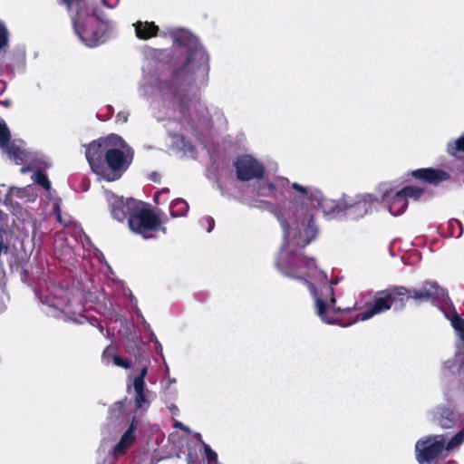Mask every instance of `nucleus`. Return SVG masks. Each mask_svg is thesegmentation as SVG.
Segmentation results:
<instances>
[{
  "label": "nucleus",
  "mask_w": 464,
  "mask_h": 464,
  "mask_svg": "<svg viewBox=\"0 0 464 464\" xmlns=\"http://www.w3.org/2000/svg\"><path fill=\"white\" fill-rule=\"evenodd\" d=\"M160 36L172 40V49L152 50L148 68L139 82L140 97L151 102L152 115L170 137V146L183 156L195 158V146L186 134L199 139L226 119L217 106L206 105L197 97L209 82V55L198 38L184 28H166Z\"/></svg>",
  "instance_id": "nucleus-1"
},
{
  "label": "nucleus",
  "mask_w": 464,
  "mask_h": 464,
  "mask_svg": "<svg viewBox=\"0 0 464 464\" xmlns=\"http://www.w3.org/2000/svg\"><path fill=\"white\" fill-rule=\"evenodd\" d=\"M291 188L294 194H291L289 208L277 213L284 235L281 247L304 248L319 233L315 208H320L324 216L343 218V197L339 200L330 199L317 188L296 182H293Z\"/></svg>",
  "instance_id": "nucleus-2"
},
{
  "label": "nucleus",
  "mask_w": 464,
  "mask_h": 464,
  "mask_svg": "<svg viewBox=\"0 0 464 464\" xmlns=\"http://www.w3.org/2000/svg\"><path fill=\"white\" fill-rule=\"evenodd\" d=\"M301 247H280L275 256V266L283 276L304 284L315 302V312L328 324L337 323L341 308L336 306L333 286L338 279L329 280L326 274L318 268L314 258L304 255Z\"/></svg>",
  "instance_id": "nucleus-3"
},
{
  "label": "nucleus",
  "mask_w": 464,
  "mask_h": 464,
  "mask_svg": "<svg viewBox=\"0 0 464 464\" xmlns=\"http://www.w3.org/2000/svg\"><path fill=\"white\" fill-rule=\"evenodd\" d=\"M36 295L43 304V311L48 316L79 324L89 323L91 325L98 327L103 334L104 329L101 322L86 314L81 293H72L53 283H45V285L41 286Z\"/></svg>",
  "instance_id": "nucleus-4"
},
{
  "label": "nucleus",
  "mask_w": 464,
  "mask_h": 464,
  "mask_svg": "<svg viewBox=\"0 0 464 464\" xmlns=\"http://www.w3.org/2000/svg\"><path fill=\"white\" fill-rule=\"evenodd\" d=\"M70 17L75 35L90 48L105 43L115 30L114 22L97 7L75 11Z\"/></svg>",
  "instance_id": "nucleus-5"
},
{
  "label": "nucleus",
  "mask_w": 464,
  "mask_h": 464,
  "mask_svg": "<svg viewBox=\"0 0 464 464\" xmlns=\"http://www.w3.org/2000/svg\"><path fill=\"white\" fill-rule=\"evenodd\" d=\"M107 142H111L106 151L104 160L105 172L101 179L107 181L119 179L133 160V150L117 134L107 136Z\"/></svg>",
  "instance_id": "nucleus-6"
},
{
  "label": "nucleus",
  "mask_w": 464,
  "mask_h": 464,
  "mask_svg": "<svg viewBox=\"0 0 464 464\" xmlns=\"http://www.w3.org/2000/svg\"><path fill=\"white\" fill-rule=\"evenodd\" d=\"M14 198L26 202L34 201L37 198L36 187L34 184L28 185L24 188L11 187L5 196L3 204L9 209L12 214L23 224L22 230L25 236L32 235L34 240L37 236V221L29 213L23 210L18 202L14 201Z\"/></svg>",
  "instance_id": "nucleus-7"
},
{
  "label": "nucleus",
  "mask_w": 464,
  "mask_h": 464,
  "mask_svg": "<svg viewBox=\"0 0 464 464\" xmlns=\"http://www.w3.org/2000/svg\"><path fill=\"white\" fill-rule=\"evenodd\" d=\"M408 288L404 286H393L377 294L373 304L365 311L358 314L357 320L365 321L377 314L389 310L394 305L395 310L402 309L405 305V296Z\"/></svg>",
  "instance_id": "nucleus-8"
},
{
  "label": "nucleus",
  "mask_w": 464,
  "mask_h": 464,
  "mask_svg": "<svg viewBox=\"0 0 464 464\" xmlns=\"http://www.w3.org/2000/svg\"><path fill=\"white\" fill-rule=\"evenodd\" d=\"M161 223L160 218L147 208L142 201L139 202L128 219L130 229L135 234L140 235L144 239L153 238L155 233L160 229L166 233V228L160 227Z\"/></svg>",
  "instance_id": "nucleus-9"
},
{
  "label": "nucleus",
  "mask_w": 464,
  "mask_h": 464,
  "mask_svg": "<svg viewBox=\"0 0 464 464\" xmlns=\"http://www.w3.org/2000/svg\"><path fill=\"white\" fill-rule=\"evenodd\" d=\"M423 189L416 186H406L400 190L393 188L382 192V200L387 205L392 216L401 215L408 207V198L418 199Z\"/></svg>",
  "instance_id": "nucleus-10"
},
{
  "label": "nucleus",
  "mask_w": 464,
  "mask_h": 464,
  "mask_svg": "<svg viewBox=\"0 0 464 464\" xmlns=\"http://www.w3.org/2000/svg\"><path fill=\"white\" fill-rule=\"evenodd\" d=\"M377 202L372 194L343 196V218L358 220L371 214Z\"/></svg>",
  "instance_id": "nucleus-11"
},
{
  "label": "nucleus",
  "mask_w": 464,
  "mask_h": 464,
  "mask_svg": "<svg viewBox=\"0 0 464 464\" xmlns=\"http://www.w3.org/2000/svg\"><path fill=\"white\" fill-rule=\"evenodd\" d=\"M409 298L416 302H431L448 304L450 299L448 291L440 286L438 282L433 280H426L422 283L420 288L408 289L405 301Z\"/></svg>",
  "instance_id": "nucleus-12"
},
{
  "label": "nucleus",
  "mask_w": 464,
  "mask_h": 464,
  "mask_svg": "<svg viewBox=\"0 0 464 464\" xmlns=\"http://www.w3.org/2000/svg\"><path fill=\"white\" fill-rule=\"evenodd\" d=\"M444 447V435L423 437L415 444L416 459L419 464H431L442 453Z\"/></svg>",
  "instance_id": "nucleus-13"
},
{
  "label": "nucleus",
  "mask_w": 464,
  "mask_h": 464,
  "mask_svg": "<svg viewBox=\"0 0 464 464\" xmlns=\"http://www.w3.org/2000/svg\"><path fill=\"white\" fill-rule=\"evenodd\" d=\"M292 184L286 178L279 177L275 181H270L261 176L253 180L252 192L256 196L277 198L285 191L291 198V194H294Z\"/></svg>",
  "instance_id": "nucleus-14"
},
{
  "label": "nucleus",
  "mask_w": 464,
  "mask_h": 464,
  "mask_svg": "<svg viewBox=\"0 0 464 464\" xmlns=\"http://www.w3.org/2000/svg\"><path fill=\"white\" fill-rule=\"evenodd\" d=\"M11 134L5 121H0V148L16 164H24L30 158L22 140H10Z\"/></svg>",
  "instance_id": "nucleus-15"
},
{
  "label": "nucleus",
  "mask_w": 464,
  "mask_h": 464,
  "mask_svg": "<svg viewBox=\"0 0 464 464\" xmlns=\"http://www.w3.org/2000/svg\"><path fill=\"white\" fill-rule=\"evenodd\" d=\"M234 166L237 178L241 181H253L255 179L264 176L266 172L263 163L248 154L238 156Z\"/></svg>",
  "instance_id": "nucleus-16"
},
{
  "label": "nucleus",
  "mask_w": 464,
  "mask_h": 464,
  "mask_svg": "<svg viewBox=\"0 0 464 464\" xmlns=\"http://www.w3.org/2000/svg\"><path fill=\"white\" fill-rule=\"evenodd\" d=\"M111 142H107V137L94 140L86 146L85 156L92 170L99 178L105 172L106 151Z\"/></svg>",
  "instance_id": "nucleus-17"
},
{
  "label": "nucleus",
  "mask_w": 464,
  "mask_h": 464,
  "mask_svg": "<svg viewBox=\"0 0 464 464\" xmlns=\"http://www.w3.org/2000/svg\"><path fill=\"white\" fill-rule=\"evenodd\" d=\"M30 158L28 160H25L24 163H26V166L21 168V173H27L29 171H34L32 179L34 182L46 191H51V182L48 179L47 176L44 173V170L49 167V164L45 161L42 155L38 153L29 151Z\"/></svg>",
  "instance_id": "nucleus-18"
},
{
  "label": "nucleus",
  "mask_w": 464,
  "mask_h": 464,
  "mask_svg": "<svg viewBox=\"0 0 464 464\" xmlns=\"http://www.w3.org/2000/svg\"><path fill=\"white\" fill-rule=\"evenodd\" d=\"M106 198L111 216L119 222H123L126 218L129 219L131 212L135 210L140 202V200L131 198L124 199L123 197H118L108 191H106Z\"/></svg>",
  "instance_id": "nucleus-19"
},
{
  "label": "nucleus",
  "mask_w": 464,
  "mask_h": 464,
  "mask_svg": "<svg viewBox=\"0 0 464 464\" xmlns=\"http://www.w3.org/2000/svg\"><path fill=\"white\" fill-rule=\"evenodd\" d=\"M433 420L443 429H450L460 423V415L448 408H438L433 412Z\"/></svg>",
  "instance_id": "nucleus-20"
},
{
  "label": "nucleus",
  "mask_w": 464,
  "mask_h": 464,
  "mask_svg": "<svg viewBox=\"0 0 464 464\" xmlns=\"http://www.w3.org/2000/svg\"><path fill=\"white\" fill-rule=\"evenodd\" d=\"M411 175L415 179L423 180L432 185H437L450 179V175L448 172L441 169H419L412 171Z\"/></svg>",
  "instance_id": "nucleus-21"
},
{
  "label": "nucleus",
  "mask_w": 464,
  "mask_h": 464,
  "mask_svg": "<svg viewBox=\"0 0 464 464\" xmlns=\"http://www.w3.org/2000/svg\"><path fill=\"white\" fill-rule=\"evenodd\" d=\"M134 26L137 37L143 40L157 35L159 32V28L154 23L138 22Z\"/></svg>",
  "instance_id": "nucleus-22"
},
{
  "label": "nucleus",
  "mask_w": 464,
  "mask_h": 464,
  "mask_svg": "<svg viewBox=\"0 0 464 464\" xmlns=\"http://www.w3.org/2000/svg\"><path fill=\"white\" fill-rule=\"evenodd\" d=\"M98 312L110 322H117L120 319L118 309L113 304L111 299H108V303L102 305Z\"/></svg>",
  "instance_id": "nucleus-23"
},
{
  "label": "nucleus",
  "mask_w": 464,
  "mask_h": 464,
  "mask_svg": "<svg viewBox=\"0 0 464 464\" xmlns=\"http://www.w3.org/2000/svg\"><path fill=\"white\" fill-rule=\"evenodd\" d=\"M188 210V204L183 198H176L169 205V213L172 218L184 217Z\"/></svg>",
  "instance_id": "nucleus-24"
},
{
  "label": "nucleus",
  "mask_w": 464,
  "mask_h": 464,
  "mask_svg": "<svg viewBox=\"0 0 464 464\" xmlns=\"http://www.w3.org/2000/svg\"><path fill=\"white\" fill-rule=\"evenodd\" d=\"M450 320L459 339L464 343V319L455 313Z\"/></svg>",
  "instance_id": "nucleus-25"
},
{
  "label": "nucleus",
  "mask_w": 464,
  "mask_h": 464,
  "mask_svg": "<svg viewBox=\"0 0 464 464\" xmlns=\"http://www.w3.org/2000/svg\"><path fill=\"white\" fill-rule=\"evenodd\" d=\"M447 151L450 155L456 156L459 152H464V133L454 142H449Z\"/></svg>",
  "instance_id": "nucleus-26"
},
{
  "label": "nucleus",
  "mask_w": 464,
  "mask_h": 464,
  "mask_svg": "<svg viewBox=\"0 0 464 464\" xmlns=\"http://www.w3.org/2000/svg\"><path fill=\"white\" fill-rule=\"evenodd\" d=\"M464 441V429L456 433L446 444L444 449L450 451L454 449L459 448Z\"/></svg>",
  "instance_id": "nucleus-27"
},
{
  "label": "nucleus",
  "mask_w": 464,
  "mask_h": 464,
  "mask_svg": "<svg viewBox=\"0 0 464 464\" xmlns=\"http://www.w3.org/2000/svg\"><path fill=\"white\" fill-rule=\"evenodd\" d=\"M63 5H66L70 14H74L75 11L90 8L84 0H68L67 2H63Z\"/></svg>",
  "instance_id": "nucleus-28"
},
{
  "label": "nucleus",
  "mask_w": 464,
  "mask_h": 464,
  "mask_svg": "<svg viewBox=\"0 0 464 464\" xmlns=\"http://www.w3.org/2000/svg\"><path fill=\"white\" fill-rule=\"evenodd\" d=\"M128 400L125 398L122 401H119L111 405L110 408V414L112 418L121 417L125 411V405Z\"/></svg>",
  "instance_id": "nucleus-29"
},
{
  "label": "nucleus",
  "mask_w": 464,
  "mask_h": 464,
  "mask_svg": "<svg viewBox=\"0 0 464 464\" xmlns=\"http://www.w3.org/2000/svg\"><path fill=\"white\" fill-rule=\"evenodd\" d=\"M458 362L456 358L447 360L442 366V374L447 377L450 374H454L458 370Z\"/></svg>",
  "instance_id": "nucleus-30"
},
{
  "label": "nucleus",
  "mask_w": 464,
  "mask_h": 464,
  "mask_svg": "<svg viewBox=\"0 0 464 464\" xmlns=\"http://www.w3.org/2000/svg\"><path fill=\"white\" fill-rule=\"evenodd\" d=\"M204 453L208 464H218V454L215 452L209 445L203 442Z\"/></svg>",
  "instance_id": "nucleus-31"
},
{
  "label": "nucleus",
  "mask_w": 464,
  "mask_h": 464,
  "mask_svg": "<svg viewBox=\"0 0 464 464\" xmlns=\"http://www.w3.org/2000/svg\"><path fill=\"white\" fill-rule=\"evenodd\" d=\"M169 189L168 188H163L160 190H158L154 196L153 200L157 205L164 204L169 199Z\"/></svg>",
  "instance_id": "nucleus-32"
},
{
  "label": "nucleus",
  "mask_w": 464,
  "mask_h": 464,
  "mask_svg": "<svg viewBox=\"0 0 464 464\" xmlns=\"http://www.w3.org/2000/svg\"><path fill=\"white\" fill-rule=\"evenodd\" d=\"M9 33L4 23L0 22V50L8 45Z\"/></svg>",
  "instance_id": "nucleus-33"
},
{
  "label": "nucleus",
  "mask_w": 464,
  "mask_h": 464,
  "mask_svg": "<svg viewBox=\"0 0 464 464\" xmlns=\"http://www.w3.org/2000/svg\"><path fill=\"white\" fill-rule=\"evenodd\" d=\"M148 373V366L144 365L139 374L134 378L132 386H146L145 378Z\"/></svg>",
  "instance_id": "nucleus-34"
},
{
  "label": "nucleus",
  "mask_w": 464,
  "mask_h": 464,
  "mask_svg": "<svg viewBox=\"0 0 464 464\" xmlns=\"http://www.w3.org/2000/svg\"><path fill=\"white\" fill-rule=\"evenodd\" d=\"M200 226L205 227H207V231L209 233L213 230L215 227V220L211 217L202 218L199 221Z\"/></svg>",
  "instance_id": "nucleus-35"
},
{
  "label": "nucleus",
  "mask_w": 464,
  "mask_h": 464,
  "mask_svg": "<svg viewBox=\"0 0 464 464\" xmlns=\"http://www.w3.org/2000/svg\"><path fill=\"white\" fill-rule=\"evenodd\" d=\"M113 363L119 367L124 368V369H130L131 366V363L130 361L124 360L122 357L119 355H115L113 357Z\"/></svg>",
  "instance_id": "nucleus-36"
},
{
  "label": "nucleus",
  "mask_w": 464,
  "mask_h": 464,
  "mask_svg": "<svg viewBox=\"0 0 464 464\" xmlns=\"http://www.w3.org/2000/svg\"><path fill=\"white\" fill-rule=\"evenodd\" d=\"M449 226L452 228L458 227L459 228V232L455 235L456 237H459L462 234V226L461 223L458 219H451L449 222Z\"/></svg>",
  "instance_id": "nucleus-37"
},
{
  "label": "nucleus",
  "mask_w": 464,
  "mask_h": 464,
  "mask_svg": "<svg viewBox=\"0 0 464 464\" xmlns=\"http://www.w3.org/2000/svg\"><path fill=\"white\" fill-rule=\"evenodd\" d=\"M120 0H102V4L109 7V8H114L118 5Z\"/></svg>",
  "instance_id": "nucleus-38"
},
{
  "label": "nucleus",
  "mask_w": 464,
  "mask_h": 464,
  "mask_svg": "<svg viewBox=\"0 0 464 464\" xmlns=\"http://www.w3.org/2000/svg\"><path fill=\"white\" fill-rule=\"evenodd\" d=\"M150 334V341L153 342L156 345L160 347V352L162 351V346L160 343L158 341L155 334L152 332V330L149 331Z\"/></svg>",
  "instance_id": "nucleus-39"
},
{
  "label": "nucleus",
  "mask_w": 464,
  "mask_h": 464,
  "mask_svg": "<svg viewBox=\"0 0 464 464\" xmlns=\"http://www.w3.org/2000/svg\"><path fill=\"white\" fill-rule=\"evenodd\" d=\"M168 409L172 415H178L179 412V408L173 403L168 405Z\"/></svg>",
  "instance_id": "nucleus-40"
},
{
  "label": "nucleus",
  "mask_w": 464,
  "mask_h": 464,
  "mask_svg": "<svg viewBox=\"0 0 464 464\" xmlns=\"http://www.w3.org/2000/svg\"><path fill=\"white\" fill-rule=\"evenodd\" d=\"M108 286H111V287H115V288H123V285L121 282L120 281H114V280H111V282H109L108 283Z\"/></svg>",
  "instance_id": "nucleus-41"
},
{
  "label": "nucleus",
  "mask_w": 464,
  "mask_h": 464,
  "mask_svg": "<svg viewBox=\"0 0 464 464\" xmlns=\"http://www.w3.org/2000/svg\"><path fill=\"white\" fill-rule=\"evenodd\" d=\"M174 427L179 428V430H184V431L189 430L188 427H187L186 425H184L182 422H179V421H177L174 424Z\"/></svg>",
  "instance_id": "nucleus-42"
},
{
  "label": "nucleus",
  "mask_w": 464,
  "mask_h": 464,
  "mask_svg": "<svg viewBox=\"0 0 464 464\" xmlns=\"http://www.w3.org/2000/svg\"><path fill=\"white\" fill-rule=\"evenodd\" d=\"M57 219L59 220L60 223L63 224L64 226H67L69 224V219L63 218L60 212H57Z\"/></svg>",
  "instance_id": "nucleus-43"
},
{
  "label": "nucleus",
  "mask_w": 464,
  "mask_h": 464,
  "mask_svg": "<svg viewBox=\"0 0 464 464\" xmlns=\"http://www.w3.org/2000/svg\"><path fill=\"white\" fill-rule=\"evenodd\" d=\"M140 322L148 332L151 330L150 324L145 320L144 316H141Z\"/></svg>",
  "instance_id": "nucleus-44"
},
{
  "label": "nucleus",
  "mask_w": 464,
  "mask_h": 464,
  "mask_svg": "<svg viewBox=\"0 0 464 464\" xmlns=\"http://www.w3.org/2000/svg\"><path fill=\"white\" fill-rule=\"evenodd\" d=\"M117 118L119 119V121H122L123 122L127 121V115L125 113H119L117 115Z\"/></svg>",
  "instance_id": "nucleus-45"
},
{
  "label": "nucleus",
  "mask_w": 464,
  "mask_h": 464,
  "mask_svg": "<svg viewBox=\"0 0 464 464\" xmlns=\"http://www.w3.org/2000/svg\"><path fill=\"white\" fill-rule=\"evenodd\" d=\"M135 313L141 319V316H143V314H141L140 310L137 307V305H135Z\"/></svg>",
  "instance_id": "nucleus-46"
},
{
  "label": "nucleus",
  "mask_w": 464,
  "mask_h": 464,
  "mask_svg": "<svg viewBox=\"0 0 464 464\" xmlns=\"http://www.w3.org/2000/svg\"><path fill=\"white\" fill-rule=\"evenodd\" d=\"M151 176H152V177H151V179H152L153 181H155V182L159 181V179H158V174H157V173H153Z\"/></svg>",
  "instance_id": "nucleus-47"
},
{
  "label": "nucleus",
  "mask_w": 464,
  "mask_h": 464,
  "mask_svg": "<svg viewBox=\"0 0 464 464\" xmlns=\"http://www.w3.org/2000/svg\"><path fill=\"white\" fill-rule=\"evenodd\" d=\"M98 258H99L100 261L104 260V256H103V254L102 252H99Z\"/></svg>",
  "instance_id": "nucleus-48"
},
{
  "label": "nucleus",
  "mask_w": 464,
  "mask_h": 464,
  "mask_svg": "<svg viewBox=\"0 0 464 464\" xmlns=\"http://www.w3.org/2000/svg\"><path fill=\"white\" fill-rule=\"evenodd\" d=\"M108 111H109L111 115L113 113V109H112L111 106H108Z\"/></svg>",
  "instance_id": "nucleus-49"
},
{
  "label": "nucleus",
  "mask_w": 464,
  "mask_h": 464,
  "mask_svg": "<svg viewBox=\"0 0 464 464\" xmlns=\"http://www.w3.org/2000/svg\"><path fill=\"white\" fill-rule=\"evenodd\" d=\"M156 350L158 353H160L162 355V351L160 352V347L158 345H156Z\"/></svg>",
  "instance_id": "nucleus-50"
},
{
  "label": "nucleus",
  "mask_w": 464,
  "mask_h": 464,
  "mask_svg": "<svg viewBox=\"0 0 464 464\" xmlns=\"http://www.w3.org/2000/svg\"><path fill=\"white\" fill-rule=\"evenodd\" d=\"M67 1H68V0H58V3H59L60 5H63V2H67Z\"/></svg>",
  "instance_id": "nucleus-51"
},
{
  "label": "nucleus",
  "mask_w": 464,
  "mask_h": 464,
  "mask_svg": "<svg viewBox=\"0 0 464 464\" xmlns=\"http://www.w3.org/2000/svg\"><path fill=\"white\" fill-rule=\"evenodd\" d=\"M176 382V379H169V383H175Z\"/></svg>",
  "instance_id": "nucleus-52"
},
{
  "label": "nucleus",
  "mask_w": 464,
  "mask_h": 464,
  "mask_svg": "<svg viewBox=\"0 0 464 464\" xmlns=\"http://www.w3.org/2000/svg\"><path fill=\"white\" fill-rule=\"evenodd\" d=\"M107 268H108V270H109L111 273H112V270H111V266H109L108 265H107Z\"/></svg>",
  "instance_id": "nucleus-53"
}]
</instances>
